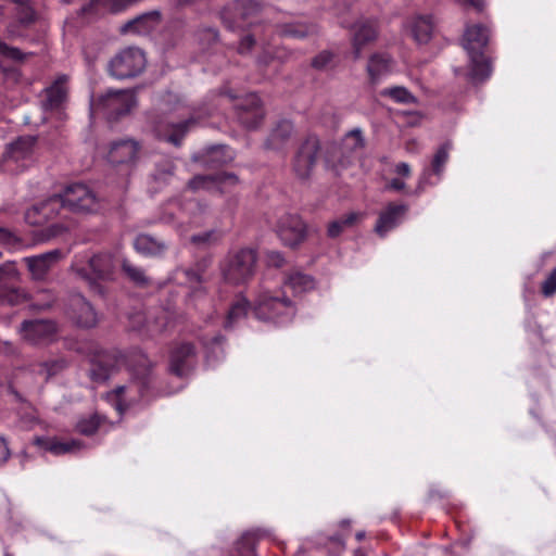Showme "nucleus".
<instances>
[{"instance_id": "nucleus-26", "label": "nucleus", "mask_w": 556, "mask_h": 556, "mask_svg": "<svg viewBox=\"0 0 556 556\" xmlns=\"http://www.w3.org/2000/svg\"><path fill=\"white\" fill-rule=\"evenodd\" d=\"M464 47L469 54L481 52L489 41V29L482 25H472L466 28Z\"/></svg>"}, {"instance_id": "nucleus-32", "label": "nucleus", "mask_w": 556, "mask_h": 556, "mask_svg": "<svg viewBox=\"0 0 556 556\" xmlns=\"http://www.w3.org/2000/svg\"><path fill=\"white\" fill-rule=\"evenodd\" d=\"M139 1L140 0H91L88 5L83 8V12L90 13L105 10L116 13Z\"/></svg>"}, {"instance_id": "nucleus-12", "label": "nucleus", "mask_w": 556, "mask_h": 556, "mask_svg": "<svg viewBox=\"0 0 556 556\" xmlns=\"http://www.w3.org/2000/svg\"><path fill=\"white\" fill-rule=\"evenodd\" d=\"M319 150L320 142L315 136L307 137L300 146L293 161V170L299 178L305 179L311 175L316 164Z\"/></svg>"}, {"instance_id": "nucleus-34", "label": "nucleus", "mask_w": 556, "mask_h": 556, "mask_svg": "<svg viewBox=\"0 0 556 556\" xmlns=\"http://www.w3.org/2000/svg\"><path fill=\"white\" fill-rule=\"evenodd\" d=\"M35 141V137L31 136L18 138L9 146L8 156L16 162L27 159L33 152Z\"/></svg>"}, {"instance_id": "nucleus-33", "label": "nucleus", "mask_w": 556, "mask_h": 556, "mask_svg": "<svg viewBox=\"0 0 556 556\" xmlns=\"http://www.w3.org/2000/svg\"><path fill=\"white\" fill-rule=\"evenodd\" d=\"M318 27L315 24H307L302 22L287 23L281 25L280 34L285 37L294 39H304L306 37L316 35Z\"/></svg>"}, {"instance_id": "nucleus-44", "label": "nucleus", "mask_w": 556, "mask_h": 556, "mask_svg": "<svg viewBox=\"0 0 556 556\" xmlns=\"http://www.w3.org/2000/svg\"><path fill=\"white\" fill-rule=\"evenodd\" d=\"M293 55V52L288 50L286 47H277L271 51L265 50L258 58L261 65H268L271 61L277 60L279 63L287 62Z\"/></svg>"}, {"instance_id": "nucleus-20", "label": "nucleus", "mask_w": 556, "mask_h": 556, "mask_svg": "<svg viewBox=\"0 0 556 556\" xmlns=\"http://www.w3.org/2000/svg\"><path fill=\"white\" fill-rule=\"evenodd\" d=\"M452 150V142L446 141L442 146L439 147L437 152L433 155L431 162V168H427L424 170L419 178V182L417 189L415 191L416 194H420L427 185H432L433 182L430 180L431 174H434L439 178L442 176L445 164L450 157V151Z\"/></svg>"}, {"instance_id": "nucleus-21", "label": "nucleus", "mask_w": 556, "mask_h": 556, "mask_svg": "<svg viewBox=\"0 0 556 556\" xmlns=\"http://www.w3.org/2000/svg\"><path fill=\"white\" fill-rule=\"evenodd\" d=\"M140 148V143L132 139L113 141L110 146L108 159L113 164L132 163L138 159Z\"/></svg>"}, {"instance_id": "nucleus-58", "label": "nucleus", "mask_w": 556, "mask_h": 556, "mask_svg": "<svg viewBox=\"0 0 556 556\" xmlns=\"http://www.w3.org/2000/svg\"><path fill=\"white\" fill-rule=\"evenodd\" d=\"M16 353V348L9 341L0 340V354L3 355H14Z\"/></svg>"}, {"instance_id": "nucleus-16", "label": "nucleus", "mask_w": 556, "mask_h": 556, "mask_svg": "<svg viewBox=\"0 0 556 556\" xmlns=\"http://www.w3.org/2000/svg\"><path fill=\"white\" fill-rule=\"evenodd\" d=\"M235 108L239 122L247 128L257 127L264 117L261 100L254 93L240 99Z\"/></svg>"}, {"instance_id": "nucleus-63", "label": "nucleus", "mask_w": 556, "mask_h": 556, "mask_svg": "<svg viewBox=\"0 0 556 556\" xmlns=\"http://www.w3.org/2000/svg\"><path fill=\"white\" fill-rule=\"evenodd\" d=\"M201 34L203 36L207 37L208 40H213V41L217 40V37H218L217 30L214 29V28H210V27L208 28H204L201 31Z\"/></svg>"}, {"instance_id": "nucleus-29", "label": "nucleus", "mask_w": 556, "mask_h": 556, "mask_svg": "<svg viewBox=\"0 0 556 556\" xmlns=\"http://www.w3.org/2000/svg\"><path fill=\"white\" fill-rule=\"evenodd\" d=\"M174 316L175 312L169 308L161 309L147 319L143 330L151 337L161 334L173 325Z\"/></svg>"}, {"instance_id": "nucleus-62", "label": "nucleus", "mask_w": 556, "mask_h": 556, "mask_svg": "<svg viewBox=\"0 0 556 556\" xmlns=\"http://www.w3.org/2000/svg\"><path fill=\"white\" fill-rule=\"evenodd\" d=\"M457 1L465 3V4H469L478 11H481L484 7L483 0H457Z\"/></svg>"}, {"instance_id": "nucleus-53", "label": "nucleus", "mask_w": 556, "mask_h": 556, "mask_svg": "<svg viewBox=\"0 0 556 556\" xmlns=\"http://www.w3.org/2000/svg\"><path fill=\"white\" fill-rule=\"evenodd\" d=\"M345 139L348 141H352V149H359L364 147V138L362 130L359 128H355L346 134Z\"/></svg>"}, {"instance_id": "nucleus-1", "label": "nucleus", "mask_w": 556, "mask_h": 556, "mask_svg": "<svg viewBox=\"0 0 556 556\" xmlns=\"http://www.w3.org/2000/svg\"><path fill=\"white\" fill-rule=\"evenodd\" d=\"M134 361H129L130 370L135 380L128 384L117 387L113 393L116 395V408L123 412L130 405L139 402L146 396L151 382L152 363L146 354L137 352L132 355Z\"/></svg>"}, {"instance_id": "nucleus-28", "label": "nucleus", "mask_w": 556, "mask_h": 556, "mask_svg": "<svg viewBox=\"0 0 556 556\" xmlns=\"http://www.w3.org/2000/svg\"><path fill=\"white\" fill-rule=\"evenodd\" d=\"M66 84L67 76L61 75L45 90L46 99L42 102V105L46 110L56 109L64 102L67 93Z\"/></svg>"}, {"instance_id": "nucleus-46", "label": "nucleus", "mask_w": 556, "mask_h": 556, "mask_svg": "<svg viewBox=\"0 0 556 556\" xmlns=\"http://www.w3.org/2000/svg\"><path fill=\"white\" fill-rule=\"evenodd\" d=\"M248 312V301L240 299L233 303L228 312L225 327H232L239 319L243 318Z\"/></svg>"}, {"instance_id": "nucleus-23", "label": "nucleus", "mask_w": 556, "mask_h": 556, "mask_svg": "<svg viewBox=\"0 0 556 556\" xmlns=\"http://www.w3.org/2000/svg\"><path fill=\"white\" fill-rule=\"evenodd\" d=\"M161 22V14L159 11H151L143 13L121 26L122 34H148L155 29Z\"/></svg>"}, {"instance_id": "nucleus-25", "label": "nucleus", "mask_w": 556, "mask_h": 556, "mask_svg": "<svg viewBox=\"0 0 556 556\" xmlns=\"http://www.w3.org/2000/svg\"><path fill=\"white\" fill-rule=\"evenodd\" d=\"M70 365L67 358L63 356L49 358L47 361L34 363L30 369L35 375L43 378L45 381L62 374Z\"/></svg>"}, {"instance_id": "nucleus-51", "label": "nucleus", "mask_w": 556, "mask_h": 556, "mask_svg": "<svg viewBox=\"0 0 556 556\" xmlns=\"http://www.w3.org/2000/svg\"><path fill=\"white\" fill-rule=\"evenodd\" d=\"M542 293L545 296H551L556 293V268H554L549 276L543 281Z\"/></svg>"}, {"instance_id": "nucleus-35", "label": "nucleus", "mask_w": 556, "mask_h": 556, "mask_svg": "<svg viewBox=\"0 0 556 556\" xmlns=\"http://www.w3.org/2000/svg\"><path fill=\"white\" fill-rule=\"evenodd\" d=\"M362 215L356 212H350L329 223L327 235L329 238H337L346 229L354 227L361 219Z\"/></svg>"}, {"instance_id": "nucleus-5", "label": "nucleus", "mask_w": 556, "mask_h": 556, "mask_svg": "<svg viewBox=\"0 0 556 556\" xmlns=\"http://www.w3.org/2000/svg\"><path fill=\"white\" fill-rule=\"evenodd\" d=\"M147 65L144 52L136 47L119 50L108 63V73L116 79L138 76Z\"/></svg>"}, {"instance_id": "nucleus-64", "label": "nucleus", "mask_w": 556, "mask_h": 556, "mask_svg": "<svg viewBox=\"0 0 556 556\" xmlns=\"http://www.w3.org/2000/svg\"><path fill=\"white\" fill-rule=\"evenodd\" d=\"M65 228L62 225H52L49 230V237L60 235Z\"/></svg>"}, {"instance_id": "nucleus-61", "label": "nucleus", "mask_w": 556, "mask_h": 556, "mask_svg": "<svg viewBox=\"0 0 556 556\" xmlns=\"http://www.w3.org/2000/svg\"><path fill=\"white\" fill-rule=\"evenodd\" d=\"M406 187L405 182L399 178H393L389 185L387 186L388 189H392L395 191H401Z\"/></svg>"}, {"instance_id": "nucleus-56", "label": "nucleus", "mask_w": 556, "mask_h": 556, "mask_svg": "<svg viewBox=\"0 0 556 556\" xmlns=\"http://www.w3.org/2000/svg\"><path fill=\"white\" fill-rule=\"evenodd\" d=\"M10 457V450L8 443L3 438H0V466L7 463Z\"/></svg>"}, {"instance_id": "nucleus-9", "label": "nucleus", "mask_w": 556, "mask_h": 556, "mask_svg": "<svg viewBox=\"0 0 556 556\" xmlns=\"http://www.w3.org/2000/svg\"><path fill=\"white\" fill-rule=\"evenodd\" d=\"M21 277L15 262L9 261L0 265V304L17 305L29 300L28 292L15 286Z\"/></svg>"}, {"instance_id": "nucleus-19", "label": "nucleus", "mask_w": 556, "mask_h": 556, "mask_svg": "<svg viewBox=\"0 0 556 556\" xmlns=\"http://www.w3.org/2000/svg\"><path fill=\"white\" fill-rule=\"evenodd\" d=\"M408 206L406 204L389 203L378 216L375 231L379 237H386L388 232L397 227L404 219Z\"/></svg>"}, {"instance_id": "nucleus-59", "label": "nucleus", "mask_w": 556, "mask_h": 556, "mask_svg": "<svg viewBox=\"0 0 556 556\" xmlns=\"http://www.w3.org/2000/svg\"><path fill=\"white\" fill-rule=\"evenodd\" d=\"M394 172L403 177H409L412 173L409 164L405 162L399 163L395 166Z\"/></svg>"}, {"instance_id": "nucleus-54", "label": "nucleus", "mask_w": 556, "mask_h": 556, "mask_svg": "<svg viewBox=\"0 0 556 556\" xmlns=\"http://www.w3.org/2000/svg\"><path fill=\"white\" fill-rule=\"evenodd\" d=\"M254 43H255V39L253 36H251V35L244 36L241 39L239 47H238L239 53H241V54L248 53L252 49Z\"/></svg>"}, {"instance_id": "nucleus-37", "label": "nucleus", "mask_w": 556, "mask_h": 556, "mask_svg": "<svg viewBox=\"0 0 556 556\" xmlns=\"http://www.w3.org/2000/svg\"><path fill=\"white\" fill-rule=\"evenodd\" d=\"M433 24L429 16H419L412 24V35L417 43H427L432 35Z\"/></svg>"}, {"instance_id": "nucleus-2", "label": "nucleus", "mask_w": 556, "mask_h": 556, "mask_svg": "<svg viewBox=\"0 0 556 556\" xmlns=\"http://www.w3.org/2000/svg\"><path fill=\"white\" fill-rule=\"evenodd\" d=\"M136 105L137 99L132 90H108L91 101V111L103 115L109 122H115L129 114Z\"/></svg>"}, {"instance_id": "nucleus-18", "label": "nucleus", "mask_w": 556, "mask_h": 556, "mask_svg": "<svg viewBox=\"0 0 556 556\" xmlns=\"http://www.w3.org/2000/svg\"><path fill=\"white\" fill-rule=\"evenodd\" d=\"M195 349L193 344L184 342L176 345L170 352L169 370L172 374L184 377L195 364Z\"/></svg>"}, {"instance_id": "nucleus-8", "label": "nucleus", "mask_w": 556, "mask_h": 556, "mask_svg": "<svg viewBox=\"0 0 556 556\" xmlns=\"http://www.w3.org/2000/svg\"><path fill=\"white\" fill-rule=\"evenodd\" d=\"M260 11L261 5L254 0H237L222 10L220 18L228 29L239 30L252 25Z\"/></svg>"}, {"instance_id": "nucleus-36", "label": "nucleus", "mask_w": 556, "mask_h": 556, "mask_svg": "<svg viewBox=\"0 0 556 556\" xmlns=\"http://www.w3.org/2000/svg\"><path fill=\"white\" fill-rule=\"evenodd\" d=\"M293 134V125L290 121H280L270 132L267 143L273 149L280 148Z\"/></svg>"}, {"instance_id": "nucleus-55", "label": "nucleus", "mask_w": 556, "mask_h": 556, "mask_svg": "<svg viewBox=\"0 0 556 556\" xmlns=\"http://www.w3.org/2000/svg\"><path fill=\"white\" fill-rule=\"evenodd\" d=\"M175 170V165L172 162L166 163L165 168L163 170H157L155 174L156 179L165 180L167 177L173 176Z\"/></svg>"}, {"instance_id": "nucleus-38", "label": "nucleus", "mask_w": 556, "mask_h": 556, "mask_svg": "<svg viewBox=\"0 0 556 556\" xmlns=\"http://www.w3.org/2000/svg\"><path fill=\"white\" fill-rule=\"evenodd\" d=\"M122 270L126 277L139 288H146L151 285V278L146 275V271L128 260H123Z\"/></svg>"}, {"instance_id": "nucleus-41", "label": "nucleus", "mask_w": 556, "mask_h": 556, "mask_svg": "<svg viewBox=\"0 0 556 556\" xmlns=\"http://www.w3.org/2000/svg\"><path fill=\"white\" fill-rule=\"evenodd\" d=\"M211 264L210 258H202L192 267L184 270L185 277L190 285H201L206 280V269Z\"/></svg>"}, {"instance_id": "nucleus-3", "label": "nucleus", "mask_w": 556, "mask_h": 556, "mask_svg": "<svg viewBox=\"0 0 556 556\" xmlns=\"http://www.w3.org/2000/svg\"><path fill=\"white\" fill-rule=\"evenodd\" d=\"M254 314L261 320H270L282 325L292 320L295 315V306L285 294L274 295L266 291L258 295Z\"/></svg>"}, {"instance_id": "nucleus-17", "label": "nucleus", "mask_w": 556, "mask_h": 556, "mask_svg": "<svg viewBox=\"0 0 556 556\" xmlns=\"http://www.w3.org/2000/svg\"><path fill=\"white\" fill-rule=\"evenodd\" d=\"M62 252L58 249L23 258L33 280L42 281L52 267L61 260Z\"/></svg>"}, {"instance_id": "nucleus-6", "label": "nucleus", "mask_w": 556, "mask_h": 556, "mask_svg": "<svg viewBox=\"0 0 556 556\" xmlns=\"http://www.w3.org/2000/svg\"><path fill=\"white\" fill-rule=\"evenodd\" d=\"M256 253L252 249H242L230 255L223 266L226 282L240 285L248 281L255 271Z\"/></svg>"}, {"instance_id": "nucleus-50", "label": "nucleus", "mask_w": 556, "mask_h": 556, "mask_svg": "<svg viewBox=\"0 0 556 556\" xmlns=\"http://www.w3.org/2000/svg\"><path fill=\"white\" fill-rule=\"evenodd\" d=\"M332 61V53L323 51L312 60V66L316 70H325Z\"/></svg>"}, {"instance_id": "nucleus-14", "label": "nucleus", "mask_w": 556, "mask_h": 556, "mask_svg": "<svg viewBox=\"0 0 556 556\" xmlns=\"http://www.w3.org/2000/svg\"><path fill=\"white\" fill-rule=\"evenodd\" d=\"M238 177L231 173H220L216 175H197L188 182V188L192 191L205 190L208 192L225 193L226 187L236 186Z\"/></svg>"}, {"instance_id": "nucleus-11", "label": "nucleus", "mask_w": 556, "mask_h": 556, "mask_svg": "<svg viewBox=\"0 0 556 556\" xmlns=\"http://www.w3.org/2000/svg\"><path fill=\"white\" fill-rule=\"evenodd\" d=\"M306 225L296 214L282 215L276 226L281 242L290 248L300 245L306 238Z\"/></svg>"}, {"instance_id": "nucleus-10", "label": "nucleus", "mask_w": 556, "mask_h": 556, "mask_svg": "<svg viewBox=\"0 0 556 556\" xmlns=\"http://www.w3.org/2000/svg\"><path fill=\"white\" fill-rule=\"evenodd\" d=\"M58 331V325L51 319L24 320L20 327L22 338L30 344L50 343Z\"/></svg>"}, {"instance_id": "nucleus-40", "label": "nucleus", "mask_w": 556, "mask_h": 556, "mask_svg": "<svg viewBox=\"0 0 556 556\" xmlns=\"http://www.w3.org/2000/svg\"><path fill=\"white\" fill-rule=\"evenodd\" d=\"M471 60V77L475 80L482 81L491 75V65L482 52L469 54Z\"/></svg>"}, {"instance_id": "nucleus-31", "label": "nucleus", "mask_w": 556, "mask_h": 556, "mask_svg": "<svg viewBox=\"0 0 556 556\" xmlns=\"http://www.w3.org/2000/svg\"><path fill=\"white\" fill-rule=\"evenodd\" d=\"M134 247L137 252L147 256H160L167 249V244L164 241L144 233L136 237Z\"/></svg>"}, {"instance_id": "nucleus-52", "label": "nucleus", "mask_w": 556, "mask_h": 556, "mask_svg": "<svg viewBox=\"0 0 556 556\" xmlns=\"http://www.w3.org/2000/svg\"><path fill=\"white\" fill-rule=\"evenodd\" d=\"M17 17L22 24L28 25L35 21V11L31 7L22 4L20 7Z\"/></svg>"}, {"instance_id": "nucleus-57", "label": "nucleus", "mask_w": 556, "mask_h": 556, "mask_svg": "<svg viewBox=\"0 0 556 556\" xmlns=\"http://www.w3.org/2000/svg\"><path fill=\"white\" fill-rule=\"evenodd\" d=\"M16 238L12 235L8 229L0 227V243L2 244H13L15 243Z\"/></svg>"}, {"instance_id": "nucleus-30", "label": "nucleus", "mask_w": 556, "mask_h": 556, "mask_svg": "<svg viewBox=\"0 0 556 556\" xmlns=\"http://www.w3.org/2000/svg\"><path fill=\"white\" fill-rule=\"evenodd\" d=\"M35 444L43 451L50 452L54 455H62L73 453L80 448V442L76 440L60 441L56 438H36Z\"/></svg>"}, {"instance_id": "nucleus-60", "label": "nucleus", "mask_w": 556, "mask_h": 556, "mask_svg": "<svg viewBox=\"0 0 556 556\" xmlns=\"http://www.w3.org/2000/svg\"><path fill=\"white\" fill-rule=\"evenodd\" d=\"M268 261L276 267H280L285 262L283 256L279 252H271L268 255Z\"/></svg>"}, {"instance_id": "nucleus-48", "label": "nucleus", "mask_w": 556, "mask_h": 556, "mask_svg": "<svg viewBox=\"0 0 556 556\" xmlns=\"http://www.w3.org/2000/svg\"><path fill=\"white\" fill-rule=\"evenodd\" d=\"M0 54L3 56H7L9 59L15 60V61H22L24 59V53L14 47H9L5 42L0 40Z\"/></svg>"}, {"instance_id": "nucleus-22", "label": "nucleus", "mask_w": 556, "mask_h": 556, "mask_svg": "<svg viewBox=\"0 0 556 556\" xmlns=\"http://www.w3.org/2000/svg\"><path fill=\"white\" fill-rule=\"evenodd\" d=\"M60 211V202L58 199L49 200L31 206L25 213V220L29 225L38 226L54 218Z\"/></svg>"}, {"instance_id": "nucleus-24", "label": "nucleus", "mask_w": 556, "mask_h": 556, "mask_svg": "<svg viewBox=\"0 0 556 556\" xmlns=\"http://www.w3.org/2000/svg\"><path fill=\"white\" fill-rule=\"evenodd\" d=\"M193 119H187L178 124H161L156 128L157 137L175 147H179Z\"/></svg>"}, {"instance_id": "nucleus-43", "label": "nucleus", "mask_w": 556, "mask_h": 556, "mask_svg": "<svg viewBox=\"0 0 556 556\" xmlns=\"http://www.w3.org/2000/svg\"><path fill=\"white\" fill-rule=\"evenodd\" d=\"M225 146H215L207 150L206 159L201 160L204 165L216 166L231 160L230 153H227Z\"/></svg>"}, {"instance_id": "nucleus-4", "label": "nucleus", "mask_w": 556, "mask_h": 556, "mask_svg": "<svg viewBox=\"0 0 556 556\" xmlns=\"http://www.w3.org/2000/svg\"><path fill=\"white\" fill-rule=\"evenodd\" d=\"M114 271L113 256L109 253H100L89 260L88 268L77 269V275L92 292L103 296L106 290L101 282L113 280Z\"/></svg>"}, {"instance_id": "nucleus-7", "label": "nucleus", "mask_w": 556, "mask_h": 556, "mask_svg": "<svg viewBox=\"0 0 556 556\" xmlns=\"http://www.w3.org/2000/svg\"><path fill=\"white\" fill-rule=\"evenodd\" d=\"M53 198L60 202V210L66 207L75 213H94L100 207L97 194L83 184L71 185Z\"/></svg>"}, {"instance_id": "nucleus-47", "label": "nucleus", "mask_w": 556, "mask_h": 556, "mask_svg": "<svg viewBox=\"0 0 556 556\" xmlns=\"http://www.w3.org/2000/svg\"><path fill=\"white\" fill-rule=\"evenodd\" d=\"M99 426V418L97 416H91L89 418L79 420L77 424V430L81 434L91 435L98 430Z\"/></svg>"}, {"instance_id": "nucleus-15", "label": "nucleus", "mask_w": 556, "mask_h": 556, "mask_svg": "<svg viewBox=\"0 0 556 556\" xmlns=\"http://www.w3.org/2000/svg\"><path fill=\"white\" fill-rule=\"evenodd\" d=\"M378 26L372 20L357 21L352 27V52L355 60L361 59L364 49L376 41Z\"/></svg>"}, {"instance_id": "nucleus-39", "label": "nucleus", "mask_w": 556, "mask_h": 556, "mask_svg": "<svg viewBox=\"0 0 556 556\" xmlns=\"http://www.w3.org/2000/svg\"><path fill=\"white\" fill-rule=\"evenodd\" d=\"M286 286L295 293H302L315 288V280L313 277L300 271L291 273L286 279Z\"/></svg>"}, {"instance_id": "nucleus-45", "label": "nucleus", "mask_w": 556, "mask_h": 556, "mask_svg": "<svg viewBox=\"0 0 556 556\" xmlns=\"http://www.w3.org/2000/svg\"><path fill=\"white\" fill-rule=\"evenodd\" d=\"M384 97L391 98L393 101L402 104L416 103L417 99L406 88L396 86L392 88H386L381 91Z\"/></svg>"}, {"instance_id": "nucleus-49", "label": "nucleus", "mask_w": 556, "mask_h": 556, "mask_svg": "<svg viewBox=\"0 0 556 556\" xmlns=\"http://www.w3.org/2000/svg\"><path fill=\"white\" fill-rule=\"evenodd\" d=\"M217 239H218V237H217L216 232L211 230V231H206L203 233L193 235L190 240L192 243H194L197 245H206V244L217 241Z\"/></svg>"}, {"instance_id": "nucleus-42", "label": "nucleus", "mask_w": 556, "mask_h": 556, "mask_svg": "<svg viewBox=\"0 0 556 556\" xmlns=\"http://www.w3.org/2000/svg\"><path fill=\"white\" fill-rule=\"evenodd\" d=\"M258 538L256 531L245 532L235 544V549L239 556H253L255 542Z\"/></svg>"}, {"instance_id": "nucleus-27", "label": "nucleus", "mask_w": 556, "mask_h": 556, "mask_svg": "<svg viewBox=\"0 0 556 556\" xmlns=\"http://www.w3.org/2000/svg\"><path fill=\"white\" fill-rule=\"evenodd\" d=\"M393 67V60L387 53H374L367 63V73L372 84H376L383 76L388 75Z\"/></svg>"}, {"instance_id": "nucleus-13", "label": "nucleus", "mask_w": 556, "mask_h": 556, "mask_svg": "<svg viewBox=\"0 0 556 556\" xmlns=\"http://www.w3.org/2000/svg\"><path fill=\"white\" fill-rule=\"evenodd\" d=\"M66 314L81 328H91L98 323L97 313L92 305L79 293L72 294L68 298Z\"/></svg>"}]
</instances>
